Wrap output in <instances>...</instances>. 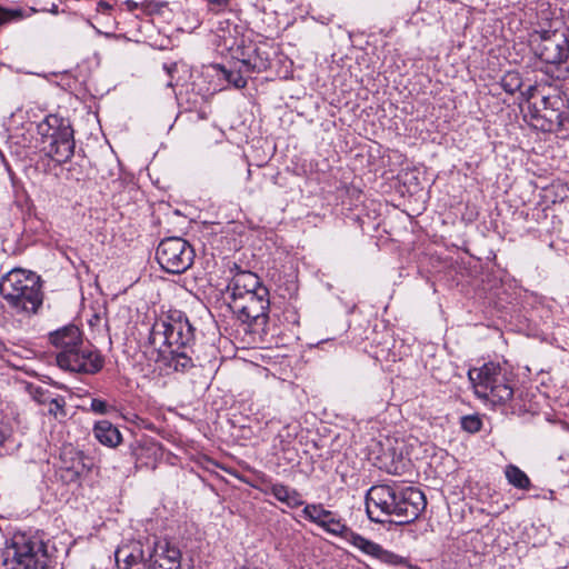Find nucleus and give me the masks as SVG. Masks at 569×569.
Returning <instances> with one entry per match:
<instances>
[{"instance_id": "nucleus-27", "label": "nucleus", "mask_w": 569, "mask_h": 569, "mask_svg": "<svg viewBox=\"0 0 569 569\" xmlns=\"http://www.w3.org/2000/svg\"><path fill=\"white\" fill-rule=\"evenodd\" d=\"M114 409L113 406L109 405L106 400L93 398L90 402V410L97 415H108Z\"/></svg>"}, {"instance_id": "nucleus-36", "label": "nucleus", "mask_w": 569, "mask_h": 569, "mask_svg": "<svg viewBox=\"0 0 569 569\" xmlns=\"http://www.w3.org/2000/svg\"><path fill=\"white\" fill-rule=\"evenodd\" d=\"M398 557L401 559V561L399 563H396L395 566H405L407 569H421L417 566L407 563V561L402 557H400V556H398Z\"/></svg>"}, {"instance_id": "nucleus-10", "label": "nucleus", "mask_w": 569, "mask_h": 569, "mask_svg": "<svg viewBox=\"0 0 569 569\" xmlns=\"http://www.w3.org/2000/svg\"><path fill=\"white\" fill-rule=\"evenodd\" d=\"M194 256L193 247L180 237L163 239L156 251L158 263L169 273L187 271L193 264Z\"/></svg>"}, {"instance_id": "nucleus-25", "label": "nucleus", "mask_w": 569, "mask_h": 569, "mask_svg": "<svg viewBox=\"0 0 569 569\" xmlns=\"http://www.w3.org/2000/svg\"><path fill=\"white\" fill-rule=\"evenodd\" d=\"M460 427L469 433H476L482 428V420L479 415H467L460 418Z\"/></svg>"}, {"instance_id": "nucleus-32", "label": "nucleus", "mask_w": 569, "mask_h": 569, "mask_svg": "<svg viewBox=\"0 0 569 569\" xmlns=\"http://www.w3.org/2000/svg\"><path fill=\"white\" fill-rule=\"evenodd\" d=\"M209 4L216 7L217 9L221 10L226 8L229 4L230 0H207Z\"/></svg>"}, {"instance_id": "nucleus-4", "label": "nucleus", "mask_w": 569, "mask_h": 569, "mask_svg": "<svg viewBox=\"0 0 569 569\" xmlns=\"http://www.w3.org/2000/svg\"><path fill=\"white\" fill-rule=\"evenodd\" d=\"M0 296L12 313L31 317L43 303L41 278L32 271L14 268L0 278Z\"/></svg>"}, {"instance_id": "nucleus-31", "label": "nucleus", "mask_w": 569, "mask_h": 569, "mask_svg": "<svg viewBox=\"0 0 569 569\" xmlns=\"http://www.w3.org/2000/svg\"><path fill=\"white\" fill-rule=\"evenodd\" d=\"M123 569H151V565L149 559L146 558L144 560L138 562L136 566L123 567Z\"/></svg>"}, {"instance_id": "nucleus-13", "label": "nucleus", "mask_w": 569, "mask_h": 569, "mask_svg": "<svg viewBox=\"0 0 569 569\" xmlns=\"http://www.w3.org/2000/svg\"><path fill=\"white\" fill-rule=\"evenodd\" d=\"M56 360L57 365L63 370L87 375L99 372L104 365V359L100 352L83 343L73 352L57 353Z\"/></svg>"}, {"instance_id": "nucleus-28", "label": "nucleus", "mask_w": 569, "mask_h": 569, "mask_svg": "<svg viewBox=\"0 0 569 569\" xmlns=\"http://www.w3.org/2000/svg\"><path fill=\"white\" fill-rule=\"evenodd\" d=\"M64 405H66V402H64L63 398H52L49 401V413L53 415L56 417L58 415L64 416L66 415Z\"/></svg>"}, {"instance_id": "nucleus-2", "label": "nucleus", "mask_w": 569, "mask_h": 569, "mask_svg": "<svg viewBox=\"0 0 569 569\" xmlns=\"http://www.w3.org/2000/svg\"><path fill=\"white\" fill-rule=\"evenodd\" d=\"M426 506L425 495L412 487L376 485L366 495L368 518L378 523H410L419 517Z\"/></svg>"}, {"instance_id": "nucleus-21", "label": "nucleus", "mask_w": 569, "mask_h": 569, "mask_svg": "<svg viewBox=\"0 0 569 569\" xmlns=\"http://www.w3.org/2000/svg\"><path fill=\"white\" fill-rule=\"evenodd\" d=\"M94 438L109 448L118 447L122 441L119 429L108 420L97 421L92 429Z\"/></svg>"}, {"instance_id": "nucleus-22", "label": "nucleus", "mask_w": 569, "mask_h": 569, "mask_svg": "<svg viewBox=\"0 0 569 569\" xmlns=\"http://www.w3.org/2000/svg\"><path fill=\"white\" fill-rule=\"evenodd\" d=\"M505 476L508 482L517 489L529 490L531 481L529 477L519 467L515 465H508L505 469Z\"/></svg>"}, {"instance_id": "nucleus-39", "label": "nucleus", "mask_w": 569, "mask_h": 569, "mask_svg": "<svg viewBox=\"0 0 569 569\" xmlns=\"http://www.w3.org/2000/svg\"><path fill=\"white\" fill-rule=\"evenodd\" d=\"M240 569H258V568H256V567H250V566H243V567H241Z\"/></svg>"}, {"instance_id": "nucleus-34", "label": "nucleus", "mask_w": 569, "mask_h": 569, "mask_svg": "<svg viewBox=\"0 0 569 569\" xmlns=\"http://www.w3.org/2000/svg\"><path fill=\"white\" fill-rule=\"evenodd\" d=\"M124 4L129 11H134L140 7L139 3L133 0H127Z\"/></svg>"}, {"instance_id": "nucleus-23", "label": "nucleus", "mask_w": 569, "mask_h": 569, "mask_svg": "<svg viewBox=\"0 0 569 569\" xmlns=\"http://www.w3.org/2000/svg\"><path fill=\"white\" fill-rule=\"evenodd\" d=\"M500 86L505 92L513 94L522 87V78L517 71H508L501 78Z\"/></svg>"}, {"instance_id": "nucleus-30", "label": "nucleus", "mask_w": 569, "mask_h": 569, "mask_svg": "<svg viewBox=\"0 0 569 569\" xmlns=\"http://www.w3.org/2000/svg\"><path fill=\"white\" fill-rule=\"evenodd\" d=\"M111 10H112V6L109 2L104 1V0H100L97 3V11L98 12L109 13Z\"/></svg>"}, {"instance_id": "nucleus-11", "label": "nucleus", "mask_w": 569, "mask_h": 569, "mask_svg": "<svg viewBox=\"0 0 569 569\" xmlns=\"http://www.w3.org/2000/svg\"><path fill=\"white\" fill-rule=\"evenodd\" d=\"M537 89L529 87L528 89V108L525 117L530 120V123L536 129L545 132L557 130L563 124L566 119L565 101L558 93H553L547 99L550 104L549 109H541L538 102H531L536 97Z\"/></svg>"}, {"instance_id": "nucleus-14", "label": "nucleus", "mask_w": 569, "mask_h": 569, "mask_svg": "<svg viewBox=\"0 0 569 569\" xmlns=\"http://www.w3.org/2000/svg\"><path fill=\"white\" fill-rule=\"evenodd\" d=\"M151 569H179L180 549L167 539H157L148 557Z\"/></svg>"}, {"instance_id": "nucleus-18", "label": "nucleus", "mask_w": 569, "mask_h": 569, "mask_svg": "<svg viewBox=\"0 0 569 569\" xmlns=\"http://www.w3.org/2000/svg\"><path fill=\"white\" fill-rule=\"evenodd\" d=\"M260 288L266 287L260 282L259 277L251 271L237 272L228 286V290L231 291V299L244 296L246 293H252Z\"/></svg>"}, {"instance_id": "nucleus-29", "label": "nucleus", "mask_w": 569, "mask_h": 569, "mask_svg": "<svg viewBox=\"0 0 569 569\" xmlns=\"http://www.w3.org/2000/svg\"><path fill=\"white\" fill-rule=\"evenodd\" d=\"M10 438L11 431L6 427L0 426V448L4 446V443L9 441Z\"/></svg>"}, {"instance_id": "nucleus-1", "label": "nucleus", "mask_w": 569, "mask_h": 569, "mask_svg": "<svg viewBox=\"0 0 569 569\" xmlns=\"http://www.w3.org/2000/svg\"><path fill=\"white\" fill-rule=\"evenodd\" d=\"M194 328L187 316L171 310L154 321L148 342L157 351L154 361L167 375L186 373L194 367L192 343Z\"/></svg>"}, {"instance_id": "nucleus-40", "label": "nucleus", "mask_w": 569, "mask_h": 569, "mask_svg": "<svg viewBox=\"0 0 569 569\" xmlns=\"http://www.w3.org/2000/svg\"><path fill=\"white\" fill-rule=\"evenodd\" d=\"M228 472H230V475L237 476L233 471L228 470Z\"/></svg>"}, {"instance_id": "nucleus-5", "label": "nucleus", "mask_w": 569, "mask_h": 569, "mask_svg": "<svg viewBox=\"0 0 569 569\" xmlns=\"http://www.w3.org/2000/svg\"><path fill=\"white\" fill-rule=\"evenodd\" d=\"M302 516L328 533L342 538L365 555L376 558L383 563L396 565L401 561L398 555L383 549L379 543L355 532L337 513L325 509L321 503L306 505L302 509Z\"/></svg>"}, {"instance_id": "nucleus-26", "label": "nucleus", "mask_w": 569, "mask_h": 569, "mask_svg": "<svg viewBox=\"0 0 569 569\" xmlns=\"http://www.w3.org/2000/svg\"><path fill=\"white\" fill-rule=\"evenodd\" d=\"M22 18H24L22 9H4L0 7V26Z\"/></svg>"}, {"instance_id": "nucleus-37", "label": "nucleus", "mask_w": 569, "mask_h": 569, "mask_svg": "<svg viewBox=\"0 0 569 569\" xmlns=\"http://www.w3.org/2000/svg\"><path fill=\"white\" fill-rule=\"evenodd\" d=\"M9 352V349L4 345L2 340H0V358H4L7 353Z\"/></svg>"}, {"instance_id": "nucleus-12", "label": "nucleus", "mask_w": 569, "mask_h": 569, "mask_svg": "<svg viewBox=\"0 0 569 569\" xmlns=\"http://www.w3.org/2000/svg\"><path fill=\"white\" fill-rule=\"evenodd\" d=\"M94 467L93 459L82 451L66 446L60 452V465L57 475L66 485H80Z\"/></svg>"}, {"instance_id": "nucleus-9", "label": "nucleus", "mask_w": 569, "mask_h": 569, "mask_svg": "<svg viewBox=\"0 0 569 569\" xmlns=\"http://www.w3.org/2000/svg\"><path fill=\"white\" fill-rule=\"evenodd\" d=\"M229 307L237 319L248 326L250 332L264 331L269 320V290L260 288L252 293L233 297Z\"/></svg>"}, {"instance_id": "nucleus-35", "label": "nucleus", "mask_w": 569, "mask_h": 569, "mask_svg": "<svg viewBox=\"0 0 569 569\" xmlns=\"http://www.w3.org/2000/svg\"><path fill=\"white\" fill-rule=\"evenodd\" d=\"M398 557L401 559V561L399 563H396L395 566H405L407 569H421L417 566L407 563V561L402 557H400V556H398Z\"/></svg>"}, {"instance_id": "nucleus-15", "label": "nucleus", "mask_w": 569, "mask_h": 569, "mask_svg": "<svg viewBox=\"0 0 569 569\" xmlns=\"http://www.w3.org/2000/svg\"><path fill=\"white\" fill-rule=\"evenodd\" d=\"M49 340L52 346L59 349L58 353L73 352L83 343L82 333L74 325H69L51 332Z\"/></svg>"}, {"instance_id": "nucleus-3", "label": "nucleus", "mask_w": 569, "mask_h": 569, "mask_svg": "<svg viewBox=\"0 0 569 569\" xmlns=\"http://www.w3.org/2000/svg\"><path fill=\"white\" fill-rule=\"evenodd\" d=\"M468 377L479 399L512 412L520 408L515 396L513 376L500 363L487 362L479 368L469 369Z\"/></svg>"}, {"instance_id": "nucleus-6", "label": "nucleus", "mask_w": 569, "mask_h": 569, "mask_svg": "<svg viewBox=\"0 0 569 569\" xmlns=\"http://www.w3.org/2000/svg\"><path fill=\"white\" fill-rule=\"evenodd\" d=\"M41 150L57 163H66L74 153L73 129L69 118L59 113L48 114L37 126Z\"/></svg>"}, {"instance_id": "nucleus-33", "label": "nucleus", "mask_w": 569, "mask_h": 569, "mask_svg": "<svg viewBox=\"0 0 569 569\" xmlns=\"http://www.w3.org/2000/svg\"><path fill=\"white\" fill-rule=\"evenodd\" d=\"M551 94H542L539 98L538 106H540L541 109H549L551 103L547 102V99L550 98Z\"/></svg>"}, {"instance_id": "nucleus-8", "label": "nucleus", "mask_w": 569, "mask_h": 569, "mask_svg": "<svg viewBox=\"0 0 569 569\" xmlns=\"http://www.w3.org/2000/svg\"><path fill=\"white\" fill-rule=\"evenodd\" d=\"M529 43L539 60L569 73L568 26L535 30L530 34Z\"/></svg>"}, {"instance_id": "nucleus-19", "label": "nucleus", "mask_w": 569, "mask_h": 569, "mask_svg": "<svg viewBox=\"0 0 569 569\" xmlns=\"http://www.w3.org/2000/svg\"><path fill=\"white\" fill-rule=\"evenodd\" d=\"M267 483V481H264ZM264 493L272 495L278 501L287 505L289 508L295 509L305 503L301 493L287 485L280 482L268 481V487L263 490Z\"/></svg>"}, {"instance_id": "nucleus-7", "label": "nucleus", "mask_w": 569, "mask_h": 569, "mask_svg": "<svg viewBox=\"0 0 569 569\" xmlns=\"http://www.w3.org/2000/svg\"><path fill=\"white\" fill-rule=\"evenodd\" d=\"M49 562L50 557L42 538L18 532L6 549L2 566L4 569H47Z\"/></svg>"}, {"instance_id": "nucleus-24", "label": "nucleus", "mask_w": 569, "mask_h": 569, "mask_svg": "<svg viewBox=\"0 0 569 569\" xmlns=\"http://www.w3.org/2000/svg\"><path fill=\"white\" fill-rule=\"evenodd\" d=\"M224 78L229 83H232L236 88L241 89L247 86V79L243 74H247L241 63L237 70L223 69Z\"/></svg>"}, {"instance_id": "nucleus-16", "label": "nucleus", "mask_w": 569, "mask_h": 569, "mask_svg": "<svg viewBox=\"0 0 569 569\" xmlns=\"http://www.w3.org/2000/svg\"><path fill=\"white\" fill-rule=\"evenodd\" d=\"M130 451L137 468L144 467L153 470L161 458L159 446L151 441H136L130 445Z\"/></svg>"}, {"instance_id": "nucleus-20", "label": "nucleus", "mask_w": 569, "mask_h": 569, "mask_svg": "<svg viewBox=\"0 0 569 569\" xmlns=\"http://www.w3.org/2000/svg\"><path fill=\"white\" fill-rule=\"evenodd\" d=\"M118 569L136 566L146 559L142 543L140 541H130L121 545L114 552Z\"/></svg>"}, {"instance_id": "nucleus-17", "label": "nucleus", "mask_w": 569, "mask_h": 569, "mask_svg": "<svg viewBox=\"0 0 569 569\" xmlns=\"http://www.w3.org/2000/svg\"><path fill=\"white\" fill-rule=\"evenodd\" d=\"M236 58L242 64L246 73L262 72L270 66L267 53L261 52L256 44L249 46L240 52L237 51Z\"/></svg>"}, {"instance_id": "nucleus-38", "label": "nucleus", "mask_w": 569, "mask_h": 569, "mask_svg": "<svg viewBox=\"0 0 569 569\" xmlns=\"http://www.w3.org/2000/svg\"><path fill=\"white\" fill-rule=\"evenodd\" d=\"M432 377L439 381H442L446 377L437 375L436 371H433Z\"/></svg>"}]
</instances>
